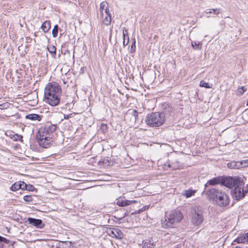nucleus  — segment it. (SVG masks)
Returning <instances> with one entry per match:
<instances>
[{
	"mask_svg": "<svg viewBox=\"0 0 248 248\" xmlns=\"http://www.w3.org/2000/svg\"><path fill=\"white\" fill-rule=\"evenodd\" d=\"M205 194L209 200L221 207L227 206L230 202L229 196L217 188H210L207 190Z\"/></svg>",
	"mask_w": 248,
	"mask_h": 248,
	"instance_id": "obj_3",
	"label": "nucleus"
},
{
	"mask_svg": "<svg viewBox=\"0 0 248 248\" xmlns=\"http://www.w3.org/2000/svg\"><path fill=\"white\" fill-rule=\"evenodd\" d=\"M42 116L34 113L29 114L25 116L26 119H29L31 121H40L42 119Z\"/></svg>",
	"mask_w": 248,
	"mask_h": 248,
	"instance_id": "obj_16",
	"label": "nucleus"
},
{
	"mask_svg": "<svg viewBox=\"0 0 248 248\" xmlns=\"http://www.w3.org/2000/svg\"><path fill=\"white\" fill-rule=\"evenodd\" d=\"M195 192V191L193 190H186V191L185 196L187 198L190 197L192 196V195H193L194 194Z\"/></svg>",
	"mask_w": 248,
	"mask_h": 248,
	"instance_id": "obj_25",
	"label": "nucleus"
},
{
	"mask_svg": "<svg viewBox=\"0 0 248 248\" xmlns=\"http://www.w3.org/2000/svg\"><path fill=\"white\" fill-rule=\"evenodd\" d=\"M128 42H129L128 37H127V40L126 41H125V36L124 34V41H123L124 46H126L128 44Z\"/></svg>",
	"mask_w": 248,
	"mask_h": 248,
	"instance_id": "obj_33",
	"label": "nucleus"
},
{
	"mask_svg": "<svg viewBox=\"0 0 248 248\" xmlns=\"http://www.w3.org/2000/svg\"><path fill=\"white\" fill-rule=\"evenodd\" d=\"M108 233L113 238L121 239L123 237V233L118 228H110L108 231Z\"/></svg>",
	"mask_w": 248,
	"mask_h": 248,
	"instance_id": "obj_9",
	"label": "nucleus"
},
{
	"mask_svg": "<svg viewBox=\"0 0 248 248\" xmlns=\"http://www.w3.org/2000/svg\"><path fill=\"white\" fill-rule=\"evenodd\" d=\"M221 9L219 8H216V9H210L208 11H205V13L206 14H213L214 15H218L220 13Z\"/></svg>",
	"mask_w": 248,
	"mask_h": 248,
	"instance_id": "obj_20",
	"label": "nucleus"
},
{
	"mask_svg": "<svg viewBox=\"0 0 248 248\" xmlns=\"http://www.w3.org/2000/svg\"><path fill=\"white\" fill-rule=\"evenodd\" d=\"M135 48L136 47H131V52H134L135 51Z\"/></svg>",
	"mask_w": 248,
	"mask_h": 248,
	"instance_id": "obj_39",
	"label": "nucleus"
},
{
	"mask_svg": "<svg viewBox=\"0 0 248 248\" xmlns=\"http://www.w3.org/2000/svg\"><path fill=\"white\" fill-rule=\"evenodd\" d=\"M221 177H217L208 180L204 185L206 188L208 186H215L217 184H220Z\"/></svg>",
	"mask_w": 248,
	"mask_h": 248,
	"instance_id": "obj_14",
	"label": "nucleus"
},
{
	"mask_svg": "<svg viewBox=\"0 0 248 248\" xmlns=\"http://www.w3.org/2000/svg\"><path fill=\"white\" fill-rule=\"evenodd\" d=\"M58 26L55 25L52 30V33L54 37H56L58 35Z\"/></svg>",
	"mask_w": 248,
	"mask_h": 248,
	"instance_id": "obj_24",
	"label": "nucleus"
},
{
	"mask_svg": "<svg viewBox=\"0 0 248 248\" xmlns=\"http://www.w3.org/2000/svg\"><path fill=\"white\" fill-rule=\"evenodd\" d=\"M16 137H17V138H19V139H22V137L21 136H19L17 134H16V135H14L15 138H16Z\"/></svg>",
	"mask_w": 248,
	"mask_h": 248,
	"instance_id": "obj_38",
	"label": "nucleus"
},
{
	"mask_svg": "<svg viewBox=\"0 0 248 248\" xmlns=\"http://www.w3.org/2000/svg\"><path fill=\"white\" fill-rule=\"evenodd\" d=\"M21 186H20L19 182H16L15 184H14L11 187L10 189L12 191H16L21 188Z\"/></svg>",
	"mask_w": 248,
	"mask_h": 248,
	"instance_id": "obj_21",
	"label": "nucleus"
},
{
	"mask_svg": "<svg viewBox=\"0 0 248 248\" xmlns=\"http://www.w3.org/2000/svg\"><path fill=\"white\" fill-rule=\"evenodd\" d=\"M210 16H207V17H210Z\"/></svg>",
	"mask_w": 248,
	"mask_h": 248,
	"instance_id": "obj_45",
	"label": "nucleus"
},
{
	"mask_svg": "<svg viewBox=\"0 0 248 248\" xmlns=\"http://www.w3.org/2000/svg\"><path fill=\"white\" fill-rule=\"evenodd\" d=\"M27 187L28 188H26V190L29 191H33V189L34 188V187L31 185H27Z\"/></svg>",
	"mask_w": 248,
	"mask_h": 248,
	"instance_id": "obj_34",
	"label": "nucleus"
},
{
	"mask_svg": "<svg viewBox=\"0 0 248 248\" xmlns=\"http://www.w3.org/2000/svg\"><path fill=\"white\" fill-rule=\"evenodd\" d=\"M72 115V114H69V115H65V114H64V118L65 119H68L70 117H71Z\"/></svg>",
	"mask_w": 248,
	"mask_h": 248,
	"instance_id": "obj_36",
	"label": "nucleus"
},
{
	"mask_svg": "<svg viewBox=\"0 0 248 248\" xmlns=\"http://www.w3.org/2000/svg\"><path fill=\"white\" fill-rule=\"evenodd\" d=\"M227 166L231 169H239L245 168L244 160L240 161H232L227 163Z\"/></svg>",
	"mask_w": 248,
	"mask_h": 248,
	"instance_id": "obj_12",
	"label": "nucleus"
},
{
	"mask_svg": "<svg viewBox=\"0 0 248 248\" xmlns=\"http://www.w3.org/2000/svg\"><path fill=\"white\" fill-rule=\"evenodd\" d=\"M24 200L28 202H30L32 201V198L30 195H26L23 197Z\"/></svg>",
	"mask_w": 248,
	"mask_h": 248,
	"instance_id": "obj_28",
	"label": "nucleus"
},
{
	"mask_svg": "<svg viewBox=\"0 0 248 248\" xmlns=\"http://www.w3.org/2000/svg\"><path fill=\"white\" fill-rule=\"evenodd\" d=\"M10 105V104L8 102H5L0 104V109H5L8 108Z\"/></svg>",
	"mask_w": 248,
	"mask_h": 248,
	"instance_id": "obj_26",
	"label": "nucleus"
},
{
	"mask_svg": "<svg viewBox=\"0 0 248 248\" xmlns=\"http://www.w3.org/2000/svg\"><path fill=\"white\" fill-rule=\"evenodd\" d=\"M50 28V22L49 21H46L42 25L41 28L43 31L46 32H47Z\"/></svg>",
	"mask_w": 248,
	"mask_h": 248,
	"instance_id": "obj_19",
	"label": "nucleus"
},
{
	"mask_svg": "<svg viewBox=\"0 0 248 248\" xmlns=\"http://www.w3.org/2000/svg\"><path fill=\"white\" fill-rule=\"evenodd\" d=\"M101 128L103 129H106L107 128V126L106 124H102L101 125Z\"/></svg>",
	"mask_w": 248,
	"mask_h": 248,
	"instance_id": "obj_37",
	"label": "nucleus"
},
{
	"mask_svg": "<svg viewBox=\"0 0 248 248\" xmlns=\"http://www.w3.org/2000/svg\"><path fill=\"white\" fill-rule=\"evenodd\" d=\"M68 242H62V243H68Z\"/></svg>",
	"mask_w": 248,
	"mask_h": 248,
	"instance_id": "obj_43",
	"label": "nucleus"
},
{
	"mask_svg": "<svg viewBox=\"0 0 248 248\" xmlns=\"http://www.w3.org/2000/svg\"><path fill=\"white\" fill-rule=\"evenodd\" d=\"M200 86L202 87H205L206 88H210V86H209L208 83L202 80L200 83Z\"/></svg>",
	"mask_w": 248,
	"mask_h": 248,
	"instance_id": "obj_27",
	"label": "nucleus"
},
{
	"mask_svg": "<svg viewBox=\"0 0 248 248\" xmlns=\"http://www.w3.org/2000/svg\"><path fill=\"white\" fill-rule=\"evenodd\" d=\"M71 51H73V52H74V48H72Z\"/></svg>",
	"mask_w": 248,
	"mask_h": 248,
	"instance_id": "obj_42",
	"label": "nucleus"
},
{
	"mask_svg": "<svg viewBox=\"0 0 248 248\" xmlns=\"http://www.w3.org/2000/svg\"><path fill=\"white\" fill-rule=\"evenodd\" d=\"M19 184L20 186H21V188L20 189H21L22 190L26 189V188H28L27 185L22 181H19Z\"/></svg>",
	"mask_w": 248,
	"mask_h": 248,
	"instance_id": "obj_30",
	"label": "nucleus"
},
{
	"mask_svg": "<svg viewBox=\"0 0 248 248\" xmlns=\"http://www.w3.org/2000/svg\"><path fill=\"white\" fill-rule=\"evenodd\" d=\"M174 248H180L178 245H177V246H175Z\"/></svg>",
	"mask_w": 248,
	"mask_h": 248,
	"instance_id": "obj_40",
	"label": "nucleus"
},
{
	"mask_svg": "<svg viewBox=\"0 0 248 248\" xmlns=\"http://www.w3.org/2000/svg\"><path fill=\"white\" fill-rule=\"evenodd\" d=\"M101 16V18L102 19V22H103V24H104L106 25H109L110 24L111 16H110V14L109 13V10L106 9L104 17L103 18L102 16Z\"/></svg>",
	"mask_w": 248,
	"mask_h": 248,
	"instance_id": "obj_13",
	"label": "nucleus"
},
{
	"mask_svg": "<svg viewBox=\"0 0 248 248\" xmlns=\"http://www.w3.org/2000/svg\"><path fill=\"white\" fill-rule=\"evenodd\" d=\"M137 201L135 200H127L124 197H120L116 200V204L121 207L130 205L134 203H137Z\"/></svg>",
	"mask_w": 248,
	"mask_h": 248,
	"instance_id": "obj_10",
	"label": "nucleus"
},
{
	"mask_svg": "<svg viewBox=\"0 0 248 248\" xmlns=\"http://www.w3.org/2000/svg\"><path fill=\"white\" fill-rule=\"evenodd\" d=\"M244 167H248V159L244 160Z\"/></svg>",
	"mask_w": 248,
	"mask_h": 248,
	"instance_id": "obj_35",
	"label": "nucleus"
},
{
	"mask_svg": "<svg viewBox=\"0 0 248 248\" xmlns=\"http://www.w3.org/2000/svg\"><path fill=\"white\" fill-rule=\"evenodd\" d=\"M190 216L192 224L197 226L200 225L204 219L203 212L199 207L192 208L190 211Z\"/></svg>",
	"mask_w": 248,
	"mask_h": 248,
	"instance_id": "obj_7",
	"label": "nucleus"
},
{
	"mask_svg": "<svg viewBox=\"0 0 248 248\" xmlns=\"http://www.w3.org/2000/svg\"><path fill=\"white\" fill-rule=\"evenodd\" d=\"M240 177L223 176L221 177L220 184L229 188H232L237 184V180L240 179Z\"/></svg>",
	"mask_w": 248,
	"mask_h": 248,
	"instance_id": "obj_8",
	"label": "nucleus"
},
{
	"mask_svg": "<svg viewBox=\"0 0 248 248\" xmlns=\"http://www.w3.org/2000/svg\"><path fill=\"white\" fill-rule=\"evenodd\" d=\"M132 116H133L134 120L136 121L138 117V112L136 110H133L131 113Z\"/></svg>",
	"mask_w": 248,
	"mask_h": 248,
	"instance_id": "obj_29",
	"label": "nucleus"
},
{
	"mask_svg": "<svg viewBox=\"0 0 248 248\" xmlns=\"http://www.w3.org/2000/svg\"><path fill=\"white\" fill-rule=\"evenodd\" d=\"M146 124L153 127H158L165 122V116L163 113L155 112L148 115L145 120Z\"/></svg>",
	"mask_w": 248,
	"mask_h": 248,
	"instance_id": "obj_5",
	"label": "nucleus"
},
{
	"mask_svg": "<svg viewBox=\"0 0 248 248\" xmlns=\"http://www.w3.org/2000/svg\"><path fill=\"white\" fill-rule=\"evenodd\" d=\"M62 89L57 82L48 83L45 88L46 102L52 106H57L60 101Z\"/></svg>",
	"mask_w": 248,
	"mask_h": 248,
	"instance_id": "obj_2",
	"label": "nucleus"
},
{
	"mask_svg": "<svg viewBox=\"0 0 248 248\" xmlns=\"http://www.w3.org/2000/svg\"><path fill=\"white\" fill-rule=\"evenodd\" d=\"M133 45H135V42H134L132 45H131V47H133Z\"/></svg>",
	"mask_w": 248,
	"mask_h": 248,
	"instance_id": "obj_41",
	"label": "nucleus"
},
{
	"mask_svg": "<svg viewBox=\"0 0 248 248\" xmlns=\"http://www.w3.org/2000/svg\"><path fill=\"white\" fill-rule=\"evenodd\" d=\"M66 52L69 53V50L67 49V47H61V53L66 54Z\"/></svg>",
	"mask_w": 248,
	"mask_h": 248,
	"instance_id": "obj_32",
	"label": "nucleus"
},
{
	"mask_svg": "<svg viewBox=\"0 0 248 248\" xmlns=\"http://www.w3.org/2000/svg\"><path fill=\"white\" fill-rule=\"evenodd\" d=\"M107 9L109 10L108 7V4L107 2L105 1H103L100 3V12L101 13V16H102V17H104L105 9Z\"/></svg>",
	"mask_w": 248,
	"mask_h": 248,
	"instance_id": "obj_17",
	"label": "nucleus"
},
{
	"mask_svg": "<svg viewBox=\"0 0 248 248\" xmlns=\"http://www.w3.org/2000/svg\"><path fill=\"white\" fill-rule=\"evenodd\" d=\"M1 242H4L5 244H8L9 243L10 241L6 238L0 236V248L3 247L2 245L1 244Z\"/></svg>",
	"mask_w": 248,
	"mask_h": 248,
	"instance_id": "obj_23",
	"label": "nucleus"
},
{
	"mask_svg": "<svg viewBox=\"0 0 248 248\" xmlns=\"http://www.w3.org/2000/svg\"><path fill=\"white\" fill-rule=\"evenodd\" d=\"M143 248H156L153 242H151L150 240H146L143 242Z\"/></svg>",
	"mask_w": 248,
	"mask_h": 248,
	"instance_id": "obj_18",
	"label": "nucleus"
},
{
	"mask_svg": "<svg viewBox=\"0 0 248 248\" xmlns=\"http://www.w3.org/2000/svg\"><path fill=\"white\" fill-rule=\"evenodd\" d=\"M16 138H15L16 140H17V137H16Z\"/></svg>",
	"mask_w": 248,
	"mask_h": 248,
	"instance_id": "obj_44",
	"label": "nucleus"
},
{
	"mask_svg": "<svg viewBox=\"0 0 248 248\" xmlns=\"http://www.w3.org/2000/svg\"><path fill=\"white\" fill-rule=\"evenodd\" d=\"M245 182L242 178L237 180V184L234 186V188L232 192V196L235 198L236 200H239L243 198L248 191L244 190Z\"/></svg>",
	"mask_w": 248,
	"mask_h": 248,
	"instance_id": "obj_6",
	"label": "nucleus"
},
{
	"mask_svg": "<svg viewBox=\"0 0 248 248\" xmlns=\"http://www.w3.org/2000/svg\"><path fill=\"white\" fill-rule=\"evenodd\" d=\"M56 47H46V49L48 50L49 53L53 57H54L56 54Z\"/></svg>",
	"mask_w": 248,
	"mask_h": 248,
	"instance_id": "obj_22",
	"label": "nucleus"
},
{
	"mask_svg": "<svg viewBox=\"0 0 248 248\" xmlns=\"http://www.w3.org/2000/svg\"><path fill=\"white\" fill-rule=\"evenodd\" d=\"M234 242H235L237 243H243L248 242V232L244 234H241L235 239Z\"/></svg>",
	"mask_w": 248,
	"mask_h": 248,
	"instance_id": "obj_15",
	"label": "nucleus"
},
{
	"mask_svg": "<svg viewBox=\"0 0 248 248\" xmlns=\"http://www.w3.org/2000/svg\"><path fill=\"white\" fill-rule=\"evenodd\" d=\"M246 91V90L244 89V87H242L240 88H239L238 93L239 95H242Z\"/></svg>",
	"mask_w": 248,
	"mask_h": 248,
	"instance_id": "obj_31",
	"label": "nucleus"
},
{
	"mask_svg": "<svg viewBox=\"0 0 248 248\" xmlns=\"http://www.w3.org/2000/svg\"><path fill=\"white\" fill-rule=\"evenodd\" d=\"M27 220L30 224L32 225L37 228L42 229L45 226V224L43 223V221L41 219L29 217Z\"/></svg>",
	"mask_w": 248,
	"mask_h": 248,
	"instance_id": "obj_11",
	"label": "nucleus"
},
{
	"mask_svg": "<svg viewBox=\"0 0 248 248\" xmlns=\"http://www.w3.org/2000/svg\"><path fill=\"white\" fill-rule=\"evenodd\" d=\"M183 218L182 213L178 210H173L171 212L167 218H164L161 220V225L165 228H173Z\"/></svg>",
	"mask_w": 248,
	"mask_h": 248,
	"instance_id": "obj_4",
	"label": "nucleus"
},
{
	"mask_svg": "<svg viewBox=\"0 0 248 248\" xmlns=\"http://www.w3.org/2000/svg\"><path fill=\"white\" fill-rule=\"evenodd\" d=\"M56 128L55 124H47L39 128L36 135V140L40 146L45 148L49 146Z\"/></svg>",
	"mask_w": 248,
	"mask_h": 248,
	"instance_id": "obj_1",
	"label": "nucleus"
}]
</instances>
